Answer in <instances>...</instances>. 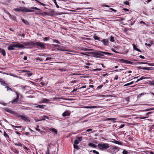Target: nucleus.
<instances>
[{
    "mask_svg": "<svg viewBox=\"0 0 154 154\" xmlns=\"http://www.w3.org/2000/svg\"><path fill=\"white\" fill-rule=\"evenodd\" d=\"M119 148L115 146H112L109 149V152L111 154H114L119 150Z\"/></svg>",
    "mask_w": 154,
    "mask_h": 154,
    "instance_id": "20e7f679",
    "label": "nucleus"
},
{
    "mask_svg": "<svg viewBox=\"0 0 154 154\" xmlns=\"http://www.w3.org/2000/svg\"><path fill=\"white\" fill-rule=\"evenodd\" d=\"M110 9L112 11H114V12H116V10H115V9H113V8H110Z\"/></svg>",
    "mask_w": 154,
    "mask_h": 154,
    "instance_id": "e2e57ef3",
    "label": "nucleus"
},
{
    "mask_svg": "<svg viewBox=\"0 0 154 154\" xmlns=\"http://www.w3.org/2000/svg\"><path fill=\"white\" fill-rule=\"evenodd\" d=\"M34 83L33 82H32V81H29L27 82V84L28 85H31L32 84H34Z\"/></svg>",
    "mask_w": 154,
    "mask_h": 154,
    "instance_id": "a19ab883",
    "label": "nucleus"
},
{
    "mask_svg": "<svg viewBox=\"0 0 154 154\" xmlns=\"http://www.w3.org/2000/svg\"><path fill=\"white\" fill-rule=\"evenodd\" d=\"M81 50L82 51H94V50L92 49H88L87 48H81Z\"/></svg>",
    "mask_w": 154,
    "mask_h": 154,
    "instance_id": "dca6fc26",
    "label": "nucleus"
},
{
    "mask_svg": "<svg viewBox=\"0 0 154 154\" xmlns=\"http://www.w3.org/2000/svg\"><path fill=\"white\" fill-rule=\"evenodd\" d=\"M12 126H13V127H15V128H21L22 127V126H14V125H12Z\"/></svg>",
    "mask_w": 154,
    "mask_h": 154,
    "instance_id": "052dcab7",
    "label": "nucleus"
},
{
    "mask_svg": "<svg viewBox=\"0 0 154 154\" xmlns=\"http://www.w3.org/2000/svg\"><path fill=\"white\" fill-rule=\"evenodd\" d=\"M23 148L25 149H26V150H27V151L26 152L27 153H28V152H30V150L28 148H27V147H26L25 146H24V147H23Z\"/></svg>",
    "mask_w": 154,
    "mask_h": 154,
    "instance_id": "393cba45",
    "label": "nucleus"
},
{
    "mask_svg": "<svg viewBox=\"0 0 154 154\" xmlns=\"http://www.w3.org/2000/svg\"><path fill=\"white\" fill-rule=\"evenodd\" d=\"M4 136L6 137H8V138H9V136H8V135L6 133V132L4 131Z\"/></svg>",
    "mask_w": 154,
    "mask_h": 154,
    "instance_id": "e433bc0d",
    "label": "nucleus"
},
{
    "mask_svg": "<svg viewBox=\"0 0 154 154\" xmlns=\"http://www.w3.org/2000/svg\"><path fill=\"white\" fill-rule=\"evenodd\" d=\"M124 4L126 5H129V2L128 1H126L124 2Z\"/></svg>",
    "mask_w": 154,
    "mask_h": 154,
    "instance_id": "13d9d810",
    "label": "nucleus"
},
{
    "mask_svg": "<svg viewBox=\"0 0 154 154\" xmlns=\"http://www.w3.org/2000/svg\"><path fill=\"white\" fill-rule=\"evenodd\" d=\"M30 9H34V10H39V11H41V10L39 8H38L36 7H32L31 8H30Z\"/></svg>",
    "mask_w": 154,
    "mask_h": 154,
    "instance_id": "58836bf2",
    "label": "nucleus"
},
{
    "mask_svg": "<svg viewBox=\"0 0 154 154\" xmlns=\"http://www.w3.org/2000/svg\"><path fill=\"white\" fill-rule=\"evenodd\" d=\"M12 76H13L14 77L17 78H21V77H19L18 76H17V75H14V74H12Z\"/></svg>",
    "mask_w": 154,
    "mask_h": 154,
    "instance_id": "603ef678",
    "label": "nucleus"
},
{
    "mask_svg": "<svg viewBox=\"0 0 154 154\" xmlns=\"http://www.w3.org/2000/svg\"><path fill=\"white\" fill-rule=\"evenodd\" d=\"M132 45H133L134 49L135 50H136V51H139V52H141V51L138 48H137L136 46L135 45V44H133Z\"/></svg>",
    "mask_w": 154,
    "mask_h": 154,
    "instance_id": "a211bd4d",
    "label": "nucleus"
},
{
    "mask_svg": "<svg viewBox=\"0 0 154 154\" xmlns=\"http://www.w3.org/2000/svg\"><path fill=\"white\" fill-rule=\"evenodd\" d=\"M139 57L140 58H141L142 59H144L145 58V57L144 56H143L142 55H140L139 56Z\"/></svg>",
    "mask_w": 154,
    "mask_h": 154,
    "instance_id": "774afa93",
    "label": "nucleus"
},
{
    "mask_svg": "<svg viewBox=\"0 0 154 154\" xmlns=\"http://www.w3.org/2000/svg\"><path fill=\"white\" fill-rule=\"evenodd\" d=\"M35 45L38 46L42 48L43 49L45 47V44H44L41 43V42H36L35 43Z\"/></svg>",
    "mask_w": 154,
    "mask_h": 154,
    "instance_id": "0eeeda50",
    "label": "nucleus"
},
{
    "mask_svg": "<svg viewBox=\"0 0 154 154\" xmlns=\"http://www.w3.org/2000/svg\"><path fill=\"white\" fill-rule=\"evenodd\" d=\"M13 43L8 47V49L9 50H14V48H24V46L23 45L20 44L19 43L17 42H12Z\"/></svg>",
    "mask_w": 154,
    "mask_h": 154,
    "instance_id": "f257e3e1",
    "label": "nucleus"
},
{
    "mask_svg": "<svg viewBox=\"0 0 154 154\" xmlns=\"http://www.w3.org/2000/svg\"><path fill=\"white\" fill-rule=\"evenodd\" d=\"M74 148L76 149L77 150H78L79 149V147L78 146L74 144Z\"/></svg>",
    "mask_w": 154,
    "mask_h": 154,
    "instance_id": "c03bdc74",
    "label": "nucleus"
},
{
    "mask_svg": "<svg viewBox=\"0 0 154 154\" xmlns=\"http://www.w3.org/2000/svg\"><path fill=\"white\" fill-rule=\"evenodd\" d=\"M103 42V44L105 45H108V40L107 39H103L100 41Z\"/></svg>",
    "mask_w": 154,
    "mask_h": 154,
    "instance_id": "1a4fd4ad",
    "label": "nucleus"
},
{
    "mask_svg": "<svg viewBox=\"0 0 154 154\" xmlns=\"http://www.w3.org/2000/svg\"><path fill=\"white\" fill-rule=\"evenodd\" d=\"M125 126V124H122L121 125V126H120L119 128H123L124 126Z\"/></svg>",
    "mask_w": 154,
    "mask_h": 154,
    "instance_id": "bf43d9fd",
    "label": "nucleus"
},
{
    "mask_svg": "<svg viewBox=\"0 0 154 154\" xmlns=\"http://www.w3.org/2000/svg\"><path fill=\"white\" fill-rule=\"evenodd\" d=\"M44 107V106L43 105H38L36 106L35 107L37 108H40L43 109Z\"/></svg>",
    "mask_w": 154,
    "mask_h": 154,
    "instance_id": "a878e982",
    "label": "nucleus"
},
{
    "mask_svg": "<svg viewBox=\"0 0 154 154\" xmlns=\"http://www.w3.org/2000/svg\"><path fill=\"white\" fill-rule=\"evenodd\" d=\"M85 108L88 109H92V108H97V106H86L85 107Z\"/></svg>",
    "mask_w": 154,
    "mask_h": 154,
    "instance_id": "4be33fe9",
    "label": "nucleus"
},
{
    "mask_svg": "<svg viewBox=\"0 0 154 154\" xmlns=\"http://www.w3.org/2000/svg\"><path fill=\"white\" fill-rule=\"evenodd\" d=\"M57 49V50L62 51H68L67 50H65L63 47H59Z\"/></svg>",
    "mask_w": 154,
    "mask_h": 154,
    "instance_id": "f3484780",
    "label": "nucleus"
},
{
    "mask_svg": "<svg viewBox=\"0 0 154 154\" xmlns=\"http://www.w3.org/2000/svg\"><path fill=\"white\" fill-rule=\"evenodd\" d=\"M0 72L2 73V74H6V75H9L11 76L12 75V74H11V73H10L9 74H8V73H5L4 72H0Z\"/></svg>",
    "mask_w": 154,
    "mask_h": 154,
    "instance_id": "37998d69",
    "label": "nucleus"
},
{
    "mask_svg": "<svg viewBox=\"0 0 154 154\" xmlns=\"http://www.w3.org/2000/svg\"><path fill=\"white\" fill-rule=\"evenodd\" d=\"M19 116L21 118V119L22 120H23L25 121H30L29 119L27 118L25 116L20 115Z\"/></svg>",
    "mask_w": 154,
    "mask_h": 154,
    "instance_id": "9b49d317",
    "label": "nucleus"
},
{
    "mask_svg": "<svg viewBox=\"0 0 154 154\" xmlns=\"http://www.w3.org/2000/svg\"><path fill=\"white\" fill-rule=\"evenodd\" d=\"M35 11L33 10H29L27 8H26V12H33Z\"/></svg>",
    "mask_w": 154,
    "mask_h": 154,
    "instance_id": "c756f323",
    "label": "nucleus"
},
{
    "mask_svg": "<svg viewBox=\"0 0 154 154\" xmlns=\"http://www.w3.org/2000/svg\"><path fill=\"white\" fill-rule=\"evenodd\" d=\"M16 71L17 72H19V71H20L22 72H29V71H27L25 70H17Z\"/></svg>",
    "mask_w": 154,
    "mask_h": 154,
    "instance_id": "72a5a7b5",
    "label": "nucleus"
},
{
    "mask_svg": "<svg viewBox=\"0 0 154 154\" xmlns=\"http://www.w3.org/2000/svg\"><path fill=\"white\" fill-rule=\"evenodd\" d=\"M52 59L51 57H47L46 59L45 60H48Z\"/></svg>",
    "mask_w": 154,
    "mask_h": 154,
    "instance_id": "680f3d73",
    "label": "nucleus"
},
{
    "mask_svg": "<svg viewBox=\"0 0 154 154\" xmlns=\"http://www.w3.org/2000/svg\"><path fill=\"white\" fill-rule=\"evenodd\" d=\"M133 83V82H131L130 83H127V84H125L124 85V86H128V85H130L132 84V83Z\"/></svg>",
    "mask_w": 154,
    "mask_h": 154,
    "instance_id": "de8ad7c7",
    "label": "nucleus"
},
{
    "mask_svg": "<svg viewBox=\"0 0 154 154\" xmlns=\"http://www.w3.org/2000/svg\"><path fill=\"white\" fill-rule=\"evenodd\" d=\"M52 1L54 2V4H55L56 7L57 8H59V5H57V3L56 0H52Z\"/></svg>",
    "mask_w": 154,
    "mask_h": 154,
    "instance_id": "473e14b6",
    "label": "nucleus"
},
{
    "mask_svg": "<svg viewBox=\"0 0 154 154\" xmlns=\"http://www.w3.org/2000/svg\"><path fill=\"white\" fill-rule=\"evenodd\" d=\"M70 115V113L69 111H66L62 114V116L63 117L69 116Z\"/></svg>",
    "mask_w": 154,
    "mask_h": 154,
    "instance_id": "f8f14e48",
    "label": "nucleus"
},
{
    "mask_svg": "<svg viewBox=\"0 0 154 154\" xmlns=\"http://www.w3.org/2000/svg\"><path fill=\"white\" fill-rule=\"evenodd\" d=\"M29 46H31V45H35V43H34V42H28Z\"/></svg>",
    "mask_w": 154,
    "mask_h": 154,
    "instance_id": "bb28decb",
    "label": "nucleus"
},
{
    "mask_svg": "<svg viewBox=\"0 0 154 154\" xmlns=\"http://www.w3.org/2000/svg\"><path fill=\"white\" fill-rule=\"evenodd\" d=\"M0 53H2V54L4 56L6 55V53L5 50L3 49H2L0 48Z\"/></svg>",
    "mask_w": 154,
    "mask_h": 154,
    "instance_id": "2eb2a0df",
    "label": "nucleus"
},
{
    "mask_svg": "<svg viewBox=\"0 0 154 154\" xmlns=\"http://www.w3.org/2000/svg\"><path fill=\"white\" fill-rule=\"evenodd\" d=\"M140 63V64H147L149 66H154V65H153V63H147V62H140V63Z\"/></svg>",
    "mask_w": 154,
    "mask_h": 154,
    "instance_id": "6ab92c4d",
    "label": "nucleus"
},
{
    "mask_svg": "<svg viewBox=\"0 0 154 154\" xmlns=\"http://www.w3.org/2000/svg\"><path fill=\"white\" fill-rule=\"evenodd\" d=\"M0 82L2 85L5 87H8L9 85V83H7L6 81L3 80L2 79L0 78Z\"/></svg>",
    "mask_w": 154,
    "mask_h": 154,
    "instance_id": "423d86ee",
    "label": "nucleus"
},
{
    "mask_svg": "<svg viewBox=\"0 0 154 154\" xmlns=\"http://www.w3.org/2000/svg\"><path fill=\"white\" fill-rule=\"evenodd\" d=\"M48 131L50 132H52L55 133V134H57V130L54 128H49Z\"/></svg>",
    "mask_w": 154,
    "mask_h": 154,
    "instance_id": "9d476101",
    "label": "nucleus"
},
{
    "mask_svg": "<svg viewBox=\"0 0 154 154\" xmlns=\"http://www.w3.org/2000/svg\"><path fill=\"white\" fill-rule=\"evenodd\" d=\"M97 146L98 148L101 149H106L110 147V145L107 143H99Z\"/></svg>",
    "mask_w": 154,
    "mask_h": 154,
    "instance_id": "7ed1b4c3",
    "label": "nucleus"
},
{
    "mask_svg": "<svg viewBox=\"0 0 154 154\" xmlns=\"http://www.w3.org/2000/svg\"><path fill=\"white\" fill-rule=\"evenodd\" d=\"M88 53L89 54L93 55L94 57H99V56H103V54L109 55L112 54L111 53L102 51H98L95 52H88Z\"/></svg>",
    "mask_w": 154,
    "mask_h": 154,
    "instance_id": "f03ea898",
    "label": "nucleus"
},
{
    "mask_svg": "<svg viewBox=\"0 0 154 154\" xmlns=\"http://www.w3.org/2000/svg\"><path fill=\"white\" fill-rule=\"evenodd\" d=\"M79 141L78 140H74V144L75 145H77L79 143Z\"/></svg>",
    "mask_w": 154,
    "mask_h": 154,
    "instance_id": "4c0bfd02",
    "label": "nucleus"
},
{
    "mask_svg": "<svg viewBox=\"0 0 154 154\" xmlns=\"http://www.w3.org/2000/svg\"><path fill=\"white\" fill-rule=\"evenodd\" d=\"M143 94H144V93H141V94L138 95L137 96L138 98H140V97H141V96L142 95H143Z\"/></svg>",
    "mask_w": 154,
    "mask_h": 154,
    "instance_id": "6e6d98bb",
    "label": "nucleus"
},
{
    "mask_svg": "<svg viewBox=\"0 0 154 154\" xmlns=\"http://www.w3.org/2000/svg\"><path fill=\"white\" fill-rule=\"evenodd\" d=\"M122 153L123 154H127L128 152L126 150H124L122 152Z\"/></svg>",
    "mask_w": 154,
    "mask_h": 154,
    "instance_id": "3c124183",
    "label": "nucleus"
},
{
    "mask_svg": "<svg viewBox=\"0 0 154 154\" xmlns=\"http://www.w3.org/2000/svg\"><path fill=\"white\" fill-rule=\"evenodd\" d=\"M53 45L55 47H60L59 45Z\"/></svg>",
    "mask_w": 154,
    "mask_h": 154,
    "instance_id": "69168bd1",
    "label": "nucleus"
},
{
    "mask_svg": "<svg viewBox=\"0 0 154 154\" xmlns=\"http://www.w3.org/2000/svg\"><path fill=\"white\" fill-rule=\"evenodd\" d=\"M5 110L6 112H8L11 113L12 112V111L8 108H5Z\"/></svg>",
    "mask_w": 154,
    "mask_h": 154,
    "instance_id": "7c9ffc66",
    "label": "nucleus"
},
{
    "mask_svg": "<svg viewBox=\"0 0 154 154\" xmlns=\"http://www.w3.org/2000/svg\"><path fill=\"white\" fill-rule=\"evenodd\" d=\"M139 69H145V70H152V69L151 68H150L149 67H142V66H139L138 67Z\"/></svg>",
    "mask_w": 154,
    "mask_h": 154,
    "instance_id": "ddd939ff",
    "label": "nucleus"
},
{
    "mask_svg": "<svg viewBox=\"0 0 154 154\" xmlns=\"http://www.w3.org/2000/svg\"><path fill=\"white\" fill-rule=\"evenodd\" d=\"M49 101V100L47 99L43 98L42 99V102L43 103H47Z\"/></svg>",
    "mask_w": 154,
    "mask_h": 154,
    "instance_id": "5701e85b",
    "label": "nucleus"
},
{
    "mask_svg": "<svg viewBox=\"0 0 154 154\" xmlns=\"http://www.w3.org/2000/svg\"><path fill=\"white\" fill-rule=\"evenodd\" d=\"M149 84L151 85L154 86V81H151L149 82Z\"/></svg>",
    "mask_w": 154,
    "mask_h": 154,
    "instance_id": "49530a36",
    "label": "nucleus"
},
{
    "mask_svg": "<svg viewBox=\"0 0 154 154\" xmlns=\"http://www.w3.org/2000/svg\"><path fill=\"white\" fill-rule=\"evenodd\" d=\"M77 139L79 141H81L82 140V137H77Z\"/></svg>",
    "mask_w": 154,
    "mask_h": 154,
    "instance_id": "79ce46f5",
    "label": "nucleus"
},
{
    "mask_svg": "<svg viewBox=\"0 0 154 154\" xmlns=\"http://www.w3.org/2000/svg\"><path fill=\"white\" fill-rule=\"evenodd\" d=\"M93 152L94 153H96V154H99V152L97 151H96L95 150H93Z\"/></svg>",
    "mask_w": 154,
    "mask_h": 154,
    "instance_id": "5fc2aeb1",
    "label": "nucleus"
},
{
    "mask_svg": "<svg viewBox=\"0 0 154 154\" xmlns=\"http://www.w3.org/2000/svg\"><path fill=\"white\" fill-rule=\"evenodd\" d=\"M146 78V77H144V76H143L142 77H141V78H140V79H138L137 80V81H136V82H138L139 81L142 80H143V79H144Z\"/></svg>",
    "mask_w": 154,
    "mask_h": 154,
    "instance_id": "c85d7f7f",
    "label": "nucleus"
},
{
    "mask_svg": "<svg viewBox=\"0 0 154 154\" xmlns=\"http://www.w3.org/2000/svg\"><path fill=\"white\" fill-rule=\"evenodd\" d=\"M22 20L25 24L27 25H29V23L27 20H25L23 19H22Z\"/></svg>",
    "mask_w": 154,
    "mask_h": 154,
    "instance_id": "b1692460",
    "label": "nucleus"
},
{
    "mask_svg": "<svg viewBox=\"0 0 154 154\" xmlns=\"http://www.w3.org/2000/svg\"><path fill=\"white\" fill-rule=\"evenodd\" d=\"M112 142H113L114 143H115L116 144H119V145H122V143L120 142L117 141L116 140H114V141H112Z\"/></svg>",
    "mask_w": 154,
    "mask_h": 154,
    "instance_id": "412c9836",
    "label": "nucleus"
},
{
    "mask_svg": "<svg viewBox=\"0 0 154 154\" xmlns=\"http://www.w3.org/2000/svg\"><path fill=\"white\" fill-rule=\"evenodd\" d=\"M146 117H140V119H144L147 118L149 116V115L147 113L146 115Z\"/></svg>",
    "mask_w": 154,
    "mask_h": 154,
    "instance_id": "c9c22d12",
    "label": "nucleus"
},
{
    "mask_svg": "<svg viewBox=\"0 0 154 154\" xmlns=\"http://www.w3.org/2000/svg\"><path fill=\"white\" fill-rule=\"evenodd\" d=\"M109 40L111 42H113L114 41V38L112 36H111V37H110Z\"/></svg>",
    "mask_w": 154,
    "mask_h": 154,
    "instance_id": "f704fd0d",
    "label": "nucleus"
},
{
    "mask_svg": "<svg viewBox=\"0 0 154 154\" xmlns=\"http://www.w3.org/2000/svg\"><path fill=\"white\" fill-rule=\"evenodd\" d=\"M26 74H27V75L29 77V76H31L32 75V73L30 72H27L26 73Z\"/></svg>",
    "mask_w": 154,
    "mask_h": 154,
    "instance_id": "09e8293b",
    "label": "nucleus"
},
{
    "mask_svg": "<svg viewBox=\"0 0 154 154\" xmlns=\"http://www.w3.org/2000/svg\"><path fill=\"white\" fill-rule=\"evenodd\" d=\"M101 70V69H94L93 70L94 71H100Z\"/></svg>",
    "mask_w": 154,
    "mask_h": 154,
    "instance_id": "864d4df0",
    "label": "nucleus"
},
{
    "mask_svg": "<svg viewBox=\"0 0 154 154\" xmlns=\"http://www.w3.org/2000/svg\"><path fill=\"white\" fill-rule=\"evenodd\" d=\"M94 38L95 40H98L99 41H100L101 40L100 39L101 38H100L99 37L97 36H95L94 37Z\"/></svg>",
    "mask_w": 154,
    "mask_h": 154,
    "instance_id": "cd10ccee",
    "label": "nucleus"
},
{
    "mask_svg": "<svg viewBox=\"0 0 154 154\" xmlns=\"http://www.w3.org/2000/svg\"><path fill=\"white\" fill-rule=\"evenodd\" d=\"M44 39L45 41H47L49 39V38L47 37H45L44 38Z\"/></svg>",
    "mask_w": 154,
    "mask_h": 154,
    "instance_id": "0e129e2a",
    "label": "nucleus"
},
{
    "mask_svg": "<svg viewBox=\"0 0 154 154\" xmlns=\"http://www.w3.org/2000/svg\"><path fill=\"white\" fill-rule=\"evenodd\" d=\"M38 128H39V126L38 125L37 126V127L35 128V130H36L39 131H40V130Z\"/></svg>",
    "mask_w": 154,
    "mask_h": 154,
    "instance_id": "4d7b16f0",
    "label": "nucleus"
},
{
    "mask_svg": "<svg viewBox=\"0 0 154 154\" xmlns=\"http://www.w3.org/2000/svg\"><path fill=\"white\" fill-rule=\"evenodd\" d=\"M49 13H48L47 12H43L42 14L45 15H49Z\"/></svg>",
    "mask_w": 154,
    "mask_h": 154,
    "instance_id": "8fccbe9b",
    "label": "nucleus"
},
{
    "mask_svg": "<svg viewBox=\"0 0 154 154\" xmlns=\"http://www.w3.org/2000/svg\"><path fill=\"white\" fill-rule=\"evenodd\" d=\"M18 96H17L16 98L15 99L13 100L12 103H16L18 102Z\"/></svg>",
    "mask_w": 154,
    "mask_h": 154,
    "instance_id": "aec40b11",
    "label": "nucleus"
},
{
    "mask_svg": "<svg viewBox=\"0 0 154 154\" xmlns=\"http://www.w3.org/2000/svg\"><path fill=\"white\" fill-rule=\"evenodd\" d=\"M15 145H16L17 146H22V145H23L22 144L20 143H15Z\"/></svg>",
    "mask_w": 154,
    "mask_h": 154,
    "instance_id": "a18cd8bd",
    "label": "nucleus"
},
{
    "mask_svg": "<svg viewBox=\"0 0 154 154\" xmlns=\"http://www.w3.org/2000/svg\"><path fill=\"white\" fill-rule=\"evenodd\" d=\"M40 4L41 5H42V6H46V5L45 4H44L43 3H42L41 2H40Z\"/></svg>",
    "mask_w": 154,
    "mask_h": 154,
    "instance_id": "338daca9",
    "label": "nucleus"
},
{
    "mask_svg": "<svg viewBox=\"0 0 154 154\" xmlns=\"http://www.w3.org/2000/svg\"><path fill=\"white\" fill-rule=\"evenodd\" d=\"M107 120H112L113 121H115L116 120V119L115 118H108L106 119Z\"/></svg>",
    "mask_w": 154,
    "mask_h": 154,
    "instance_id": "2f4dec72",
    "label": "nucleus"
},
{
    "mask_svg": "<svg viewBox=\"0 0 154 154\" xmlns=\"http://www.w3.org/2000/svg\"><path fill=\"white\" fill-rule=\"evenodd\" d=\"M88 145L90 146L91 147L93 148H96L97 145L92 143H89Z\"/></svg>",
    "mask_w": 154,
    "mask_h": 154,
    "instance_id": "4468645a",
    "label": "nucleus"
},
{
    "mask_svg": "<svg viewBox=\"0 0 154 154\" xmlns=\"http://www.w3.org/2000/svg\"><path fill=\"white\" fill-rule=\"evenodd\" d=\"M26 8H23L22 7H20L19 8H14V10L17 11L19 12H26Z\"/></svg>",
    "mask_w": 154,
    "mask_h": 154,
    "instance_id": "39448f33",
    "label": "nucleus"
},
{
    "mask_svg": "<svg viewBox=\"0 0 154 154\" xmlns=\"http://www.w3.org/2000/svg\"><path fill=\"white\" fill-rule=\"evenodd\" d=\"M120 61L122 62L128 64H132V62L124 59H121L120 60Z\"/></svg>",
    "mask_w": 154,
    "mask_h": 154,
    "instance_id": "6e6552de",
    "label": "nucleus"
},
{
    "mask_svg": "<svg viewBox=\"0 0 154 154\" xmlns=\"http://www.w3.org/2000/svg\"><path fill=\"white\" fill-rule=\"evenodd\" d=\"M53 42H56V43H57L58 44H61V43L60 42H59L58 40H57L54 39L53 40Z\"/></svg>",
    "mask_w": 154,
    "mask_h": 154,
    "instance_id": "ea45409f",
    "label": "nucleus"
}]
</instances>
